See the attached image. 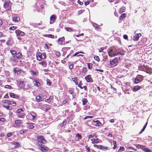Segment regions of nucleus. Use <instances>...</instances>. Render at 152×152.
<instances>
[{"label": "nucleus", "mask_w": 152, "mask_h": 152, "mask_svg": "<svg viewBox=\"0 0 152 152\" xmlns=\"http://www.w3.org/2000/svg\"><path fill=\"white\" fill-rule=\"evenodd\" d=\"M94 58L95 60H97L98 61H100L99 58L98 56H94Z\"/></svg>", "instance_id": "nucleus-47"}, {"label": "nucleus", "mask_w": 152, "mask_h": 152, "mask_svg": "<svg viewBox=\"0 0 152 152\" xmlns=\"http://www.w3.org/2000/svg\"><path fill=\"white\" fill-rule=\"evenodd\" d=\"M108 53L109 56L111 57H112L113 53V50L112 49H110L108 51Z\"/></svg>", "instance_id": "nucleus-32"}, {"label": "nucleus", "mask_w": 152, "mask_h": 152, "mask_svg": "<svg viewBox=\"0 0 152 152\" xmlns=\"http://www.w3.org/2000/svg\"><path fill=\"white\" fill-rule=\"evenodd\" d=\"M14 56L17 59H19L21 58L22 54L20 53H18Z\"/></svg>", "instance_id": "nucleus-22"}, {"label": "nucleus", "mask_w": 152, "mask_h": 152, "mask_svg": "<svg viewBox=\"0 0 152 152\" xmlns=\"http://www.w3.org/2000/svg\"><path fill=\"white\" fill-rule=\"evenodd\" d=\"M91 143L92 144L98 143H100L101 140H99V138H93L91 139Z\"/></svg>", "instance_id": "nucleus-12"}, {"label": "nucleus", "mask_w": 152, "mask_h": 152, "mask_svg": "<svg viewBox=\"0 0 152 152\" xmlns=\"http://www.w3.org/2000/svg\"><path fill=\"white\" fill-rule=\"evenodd\" d=\"M6 121V119L4 118H0V121L2 122H5Z\"/></svg>", "instance_id": "nucleus-60"}, {"label": "nucleus", "mask_w": 152, "mask_h": 152, "mask_svg": "<svg viewBox=\"0 0 152 152\" xmlns=\"http://www.w3.org/2000/svg\"><path fill=\"white\" fill-rule=\"evenodd\" d=\"M7 103L8 105H11L13 106H15L16 105V103L15 101H10L8 100Z\"/></svg>", "instance_id": "nucleus-15"}, {"label": "nucleus", "mask_w": 152, "mask_h": 152, "mask_svg": "<svg viewBox=\"0 0 152 152\" xmlns=\"http://www.w3.org/2000/svg\"><path fill=\"white\" fill-rule=\"evenodd\" d=\"M34 86L37 87H39L41 86L40 83L37 81L36 80H35L33 82Z\"/></svg>", "instance_id": "nucleus-24"}, {"label": "nucleus", "mask_w": 152, "mask_h": 152, "mask_svg": "<svg viewBox=\"0 0 152 152\" xmlns=\"http://www.w3.org/2000/svg\"><path fill=\"white\" fill-rule=\"evenodd\" d=\"M37 59L38 61L42 60L46 57V54L45 53H41L39 52L36 55Z\"/></svg>", "instance_id": "nucleus-3"}, {"label": "nucleus", "mask_w": 152, "mask_h": 152, "mask_svg": "<svg viewBox=\"0 0 152 152\" xmlns=\"http://www.w3.org/2000/svg\"><path fill=\"white\" fill-rule=\"evenodd\" d=\"M126 14L125 13L122 14L120 18V20H122L124 18L126 17Z\"/></svg>", "instance_id": "nucleus-42"}, {"label": "nucleus", "mask_w": 152, "mask_h": 152, "mask_svg": "<svg viewBox=\"0 0 152 152\" xmlns=\"http://www.w3.org/2000/svg\"><path fill=\"white\" fill-rule=\"evenodd\" d=\"M24 82L21 80L19 81L18 83V86L20 88H22L24 86Z\"/></svg>", "instance_id": "nucleus-23"}, {"label": "nucleus", "mask_w": 152, "mask_h": 152, "mask_svg": "<svg viewBox=\"0 0 152 152\" xmlns=\"http://www.w3.org/2000/svg\"><path fill=\"white\" fill-rule=\"evenodd\" d=\"M87 71V68L86 67H84L83 68V72L84 73H86Z\"/></svg>", "instance_id": "nucleus-59"}, {"label": "nucleus", "mask_w": 152, "mask_h": 152, "mask_svg": "<svg viewBox=\"0 0 152 152\" xmlns=\"http://www.w3.org/2000/svg\"><path fill=\"white\" fill-rule=\"evenodd\" d=\"M109 61L110 64L112 67L115 66L118 64V59L116 57L112 60L110 59Z\"/></svg>", "instance_id": "nucleus-2"}, {"label": "nucleus", "mask_w": 152, "mask_h": 152, "mask_svg": "<svg viewBox=\"0 0 152 152\" xmlns=\"http://www.w3.org/2000/svg\"><path fill=\"white\" fill-rule=\"evenodd\" d=\"M94 137V135H89L88 136V139H90V138H92L93 137Z\"/></svg>", "instance_id": "nucleus-62"}, {"label": "nucleus", "mask_w": 152, "mask_h": 152, "mask_svg": "<svg viewBox=\"0 0 152 152\" xmlns=\"http://www.w3.org/2000/svg\"><path fill=\"white\" fill-rule=\"evenodd\" d=\"M93 118V117L92 116H87L85 117H84L83 118V120H86L88 118Z\"/></svg>", "instance_id": "nucleus-45"}, {"label": "nucleus", "mask_w": 152, "mask_h": 152, "mask_svg": "<svg viewBox=\"0 0 152 152\" xmlns=\"http://www.w3.org/2000/svg\"><path fill=\"white\" fill-rule=\"evenodd\" d=\"M30 72L32 76L34 75L37 76L39 74V72L37 70L35 71L33 70H31L30 71Z\"/></svg>", "instance_id": "nucleus-18"}, {"label": "nucleus", "mask_w": 152, "mask_h": 152, "mask_svg": "<svg viewBox=\"0 0 152 152\" xmlns=\"http://www.w3.org/2000/svg\"><path fill=\"white\" fill-rule=\"evenodd\" d=\"M141 36V34L140 33L136 34H135L133 38V40L134 41H137L139 38Z\"/></svg>", "instance_id": "nucleus-11"}, {"label": "nucleus", "mask_w": 152, "mask_h": 152, "mask_svg": "<svg viewBox=\"0 0 152 152\" xmlns=\"http://www.w3.org/2000/svg\"><path fill=\"white\" fill-rule=\"evenodd\" d=\"M13 72L15 75H18L20 73V69L18 67H15L13 69Z\"/></svg>", "instance_id": "nucleus-9"}, {"label": "nucleus", "mask_w": 152, "mask_h": 152, "mask_svg": "<svg viewBox=\"0 0 152 152\" xmlns=\"http://www.w3.org/2000/svg\"><path fill=\"white\" fill-rule=\"evenodd\" d=\"M82 85V81H80L79 84L78 85V86L81 89H83V87L81 86Z\"/></svg>", "instance_id": "nucleus-46"}, {"label": "nucleus", "mask_w": 152, "mask_h": 152, "mask_svg": "<svg viewBox=\"0 0 152 152\" xmlns=\"http://www.w3.org/2000/svg\"><path fill=\"white\" fill-rule=\"evenodd\" d=\"M37 139L38 142L43 144H45L47 141L44 137L42 135H38L37 137Z\"/></svg>", "instance_id": "nucleus-4"}, {"label": "nucleus", "mask_w": 152, "mask_h": 152, "mask_svg": "<svg viewBox=\"0 0 152 152\" xmlns=\"http://www.w3.org/2000/svg\"><path fill=\"white\" fill-rule=\"evenodd\" d=\"M23 111V110L22 108L18 109L17 111V113H20L21 112Z\"/></svg>", "instance_id": "nucleus-51"}, {"label": "nucleus", "mask_w": 152, "mask_h": 152, "mask_svg": "<svg viewBox=\"0 0 152 152\" xmlns=\"http://www.w3.org/2000/svg\"><path fill=\"white\" fill-rule=\"evenodd\" d=\"M56 16L54 15H53L50 17V23H53L56 19Z\"/></svg>", "instance_id": "nucleus-17"}, {"label": "nucleus", "mask_w": 152, "mask_h": 152, "mask_svg": "<svg viewBox=\"0 0 152 152\" xmlns=\"http://www.w3.org/2000/svg\"><path fill=\"white\" fill-rule=\"evenodd\" d=\"M82 104L84 105H85L88 102V100L86 98H83L82 100Z\"/></svg>", "instance_id": "nucleus-33"}, {"label": "nucleus", "mask_w": 152, "mask_h": 152, "mask_svg": "<svg viewBox=\"0 0 152 152\" xmlns=\"http://www.w3.org/2000/svg\"><path fill=\"white\" fill-rule=\"evenodd\" d=\"M85 79L88 83H92L93 81V79L90 75H87L85 77Z\"/></svg>", "instance_id": "nucleus-8"}, {"label": "nucleus", "mask_w": 152, "mask_h": 152, "mask_svg": "<svg viewBox=\"0 0 152 152\" xmlns=\"http://www.w3.org/2000/svg\"><path fill=\"white\" fill-rule=\"evenodd\" d=\"M121 54V55H122V54H121V53H113V55L112 56V57H114V56H116L117 55H118V54Z\"/></svg>", "instance_id": "nucleus-48"}, {"label": "nucleus", "mask_w": 152, "mask_h": 152, "mask_svg": "<svg viewBox=\"0 0 152 152\" xmlns=\"http://www.w3.org/2000/svg\"><path fill=\"white\" fill-rule=\"evenodd\" d=\"M55 54L57 57H59L61 56V54L59 51H56L55 53Z\"/></svg>", "instance_id": "nucleus-41"}, {"label": "nucleus", "mask_w": 152, "mask_h": 152, "mask_svg": "<svg viewBox=\"0 0 152 152\" xmlns=\"http://www.w3.org/2000/svg\"><path fill=\"white\" fill-rule=\"evenodd\" d=\"M23 124V121L20 120H15V123L13 124V126L14 127H18L21 126V124ZM21 126H23L22 125Z\"/></svg>", "instance_id": "nucleus-7"}, {"label": "nucleus", "mask_w": 152, "mask_h": 152, "mask_svg": "<svg viewBox=\"0 0 152 152\" xmlns=\"http://www.w3.org/2000/svg\"><path fill=\"white\" fill-rule=\"evenodd\" d=\"M108 147H106V146L103 147V148L102 150H103L106 151L108 149Z\"/></svg>", "instance_id": "nucleus-57"}, {"label": "nucleus", "mask_w": 152, "mask_h": 152, "mask_svg": "<svg viewBox=\"0 0 152 152\" xmlns=\"http://www.w3.org/2000/svg\"><path fill=\"white\" fill-rule=\"evenodd\" d=\"M10 60L15 63H17L18 62V60L14 56L11 58Z\"/></svg>", "instance_id": "nucleus-30"}, {"label": "nucleus", "mask_w": 152, "mask_h": 152, "mask_svg": "<svg viewBox=\"0 0 152 152\" xmlns=\"http://www.w3.org/2000/svg\"><path fill=\"white\" fill-rule=\"evenodd\" d=\"M39 64L41 65L42 67L45 68L47 65V63L45 60H44L39 63Z\"/></svg>", "instance_id": "nucleus-13"}, {"label": "nucleus", "mask_w": 152, "mask_h": 152, "mask_svg": "<svg viewBox=\"0 0 152 152\" xmlns=\"http://www.w3.org/2000/svg\"><path fill=\"white\" fill-rule=\"evenodd\" d=\"M141 88V86H135L134 87V88L132 89V91L134 92L137 91L140 89Z\"/></svg>", "instance_id": "nucleus-20"}, {"label": "nucleus", "mask_w": 152, "mask_h": 152, "mask_svg": "<svg viewBox=\"0 0 152 152\" xmlns=\"http://www.w3.org/2000/svg\"><path fill=\"white\" fill-rule=\"evenodd\" d=\"M138 70L144 71L147 73L151 74L152 73V68L149 67L148 65L143 64L138 66Z\"/></svg>", "instance_id": "nucleus-1"}, {"label": "nucleus", "mask_w": 152, "mask_h": 152, "mask_svg": "<svg viewBox=\"0 0 152 152\" xmlns=\"http://www.w3.org/2000/svg\"><path fill=\"white\" fill-rule=\"evenodd\" d=\"M86 148L87 152H91L90 148L87 145L86 146Z\"/></svg>", "instance_id": "nucleus-50"}, {"label": "nucleus", "mask_w": 152, "mask_h": 152, "mask_svg": "<svg viewBox=\"0 0 152 152\" xmlns=\"http://www.w3.org/2000/svg\"><path fill=\"white\" fill-rule=\"evenodd\" d=\"M27 131V129H24L23 130H21L20 132V134H23Z\"/></svg>", "instance_id": "nucleus-49"}, {"label": "nucleus", "mask_w": 152, "mask_h": 152, "mask_svg": "<svg viewBox=\"0 0 152 152\" xmlns=\"http://www.w3.org/2000/svg\"><path fill=\"white\" fill-rule=\"evenodd\" d=\"M3 107L6 108L7 110H11L12 109V106L8 105H4L3 106Z\"/></svg>", "instance_id": "nucleus-25"}, {"label": "nucleus", "mask_w": 152, "mask_h": 152, "mask_svg": "<svg viewBox=\"0 0 152 152\" xmlns=\"http://www.w3.org/2000/svg\"><path fill=\"white\" fill-rule=\"evenodd\" d=\"M84 35V34L83 33H82V34H80L78 35H77L76 36V37H79L80 36H83Z\"/></svg>", "instance_id": "nucleus-63"}, {"label": "nucleus", "mask_w": 152, "mask_h": 152, "mask_svg": "<svg viewBox=\"0 0 152 152\" xmlns=\"http://www.w3.org/2000/svg\"><path fill=\"white\" fill-rule=\"evenodd\" d=\"M124 38L125 39H128V37L127 35L125 34L123 36Z\"/></svg>", "instance_id": "nucleus-58"}, {"label": "nucleus", "mask_w": 152, "mask_h": 152, "mask_svg": "<svg viewBox=\"0 0 152 152\" xmlns=\"http://www.w3.org/2000/svg\"><path fill=\"white\" fill-rule=\"evenodd\" d=\"M73 64H71L69 66V68L70 69H72L73 68Z\"/></svg>", "instance_id": "nucleus-61"}, {"label": "nucleus", "mask_w": 152, "mask_h": 152, "mask_svg": "<svg viewBox=\"0 0 152 152\" xmlns=\"http://www.w3.org/2000/svg\"><path fill=\"white\" fill-rule=\"evenodd\" d=\"M94 147L98 149L101 150L103 148V146L101 145H98L96 144L94 145Z\"/></svg>", "instance_id": "nucleus-29"}, {"label": "nucleus", "mask_w": 152, "mask_h": 152, "mask_svg": "<svg viewBox=\"0 0 152 152\" xmlns=\"http://www.w3.org/2000/svg\"><path fill=\"white\" fill-rule=\"evenodd\" d=\"M15 22H17L19 20V18L17 17H14L12 19Z\"/></svg>", "instance_id": "nucleus-44"}, {"label": "nucleus", "mask_w": 152, "mask_h": 152, "mask_svg": "<svg viewBox=\"0 0 152 152\" xmlns=\"http://www.w3.org/2000/svg\"><path fill=\"white\" fill-rule=\"evenodd\" d=\"M125 150V148L124 147L121 146L120 147L119 149V150L118 151H124Z\"/></svg>", "instance_id": "nucleus-52"}, {"label": "nucleus", "mask_w": 152, "mask_h": 152, "mask_svg": "<svg viewBox=\"0 0 152 152\" xmlns=\"http://www.w3.org/2000/svg\"><path fill=\"white\" fill-rule=\"evenodd\" d=\"M4 88H8L9 89H12L13 88L11 86L8 85H5Z\"/></svg>", "instance_id": "nucleus-43"}, {"label": "nucleus", "mask_w": 152, "mask_h": 152, "mask_svg": "<svg viewBox=\"0 0 152 152\" xmlns=\"http://www.w3.org/2000/svg\"><path fill=\"white\" fill-rule=\"evenodd\" d=\"M94 122H96V124L95 125L96 126H99L102 125V123L99 120L94 121H93Z\"/></svg>", "instance_id": "nucleus-26"}, {"label": "nucleus", "mask_w": 152, "mask_h": 152, "mask_svg": "<svg viewBox=\"0 0 152 152\" xmlns=\"http://www.w3.org/2000/svg\"><path fill=\"white\" fill-rule=\"evenodd\" d=\"M47 84L48 86H50L51 85V82L49 79H47Z\"/></svg>", "instance_id": "nucleus-53"}, {"label": "nucleus", "mask_w": 152, "mask_h": 152, "mask_svg": "<svg viewBox=\"0 0 152 152\" xmlns=\"http://www.w3.org/2000/svg\"><path fill=\"white\" fill-rule=\"evenodd\" d=\"M93 26H94V28H98V25L95 23H93Z\"/></svg>", "instance_id": "nucleus-55"}, {"label": "nucleus", "mask_w": 152, "mask_h": 152, "mask_svg": "<svg viewBox=\"0 0 152 152\" xmlns=\"http://www.w3.org/2000/svg\"><path fill=\"white\" fill-rule=\"evenodd\" d=\"M72 79L73 81L75 83L76 85H78V82H77V77H75L74 78H72Z\"/></svg>", "instance_id": "nucleus-34"}, {"label": "nucleus", "mask_w": 152, "mask_h": 152, "mask_svg": "<svg viewBox=\"0 0 152 152\" xmlns=\"http://www.w3.org/2000/svg\"><path fill=\"white\" fill-rule=\"evenodd\" d=\"M44 36L45 37H47L48 38H50L53 39L54 38V35L51 34L44 35Z\"/></svg>", "instance_id": "nucleus-31"}, {"label": "nucleus", "mask_w": 152, "mask_h": 152, "mask_svg": "<svg viewBox=\"0 0 152 152\" xmlns=\"http://www.w3.org/2000/svg\"><path fill=\"white\" fill-rule=\"evenodd\" d=\"M12 144L15 145L14 148L15 149L21 147V145L18 142H15L13 143Z\"/></svg>", "instance_id": "nucleus-19"}, {"label": "nucleus", "mask_w": 152, "mask_h": 152, "mask_svg": "<svg viewBox=\"0 0 152 152\" xmlns=\"http://www.w3.org/2000/svg\"><path fill=\"white\" fill-rule=\"evenodd\" d=\"M113 144L114 146L113 147V149L114 150L117 148L116 141L115 140H113Z\"/></svg>", "instance_id": "nucleus-35"}, {"label": "nucleus", "mask_w": 152, "mask_h": 152, "mask_svg": "<svg viewBox=\"0 0 152 152\" xmlns=\"http://www.w3.org/2000/svg\"><path fill=\"white\" fill-rule=\"evenodd\" d=\"M110 88L111 89L115 91H116V89L115 88L113 87L112 85H111Z\"/></svg>", "instance_id": "nucleus-64"}, {"label": "nucleus", "mask_w": 152, "mask_h": 152, "mask_svg": "<svg viewBox=\"0 0 152 152\" xmlns=\"http://www.w3.org/2000/svg\"><path fill=\"white\" fill-rule=\"evenodd\" d=\"M10 52L12 55H13L14 56L17 53V52L14 50H10Z\"/></svg>", "instance_id": "nucleus-40"}, {"label": "nucleus", "mask_w": 152, "mask_h": 152, "mask_svg": "<svg viewBox=\"0 0 152 152\" xmlns=\"http://www.w3.org/2000/svg\"><path fill=\"white\" fill-rule=\"evenodd\" d=\"M84 11L83 10H80L78 12V15H80Z\"/></svg>", "instance_id": "nucleus-56"}, {"label": "nucleus", "mask_w": 152, "mask_h": 152, "mask_svg": "<svg viewBox=\"0 0 152 152\" xmlns=\"http://www.w3.org/2000/svg\"><path fill=\"white\" fill-rule=\"evenodd\" d=\"M144 151L145 152H150L151 150L149 148H145L144 149Z\"/></svg>", "instance_id": "nucleus-54"}, {"label": "nucleus", "mask_w": 152, "mask_h": 152, "mask_svg": "<svg viewBox=\"0 0 152 152\" xmlns=\"http://www.w3.org/2000/svg\"><path fill=\"white\" fill-rule=\"evenodd\" d=\"M143 76L141 75H137L136 77L134 78V83L137 84L139 83L140 81H142L143 79Z\"/></svg>", "instance_id": "nucleus-5"}, {"label": "nucleus", "mask_w": 152, "mask_h": 152, "mask_svg": "<svg viewBox=\"0 0 152 152\" xmlns=\"http://www.w3.org/2000/svg\"><path fill=\"white\" fill-rule=\"evenodd\" d=\"M65 38L64 37H62L61 38H60L58 39V42L59 44L61 45L62 41L64 40Z\"/></svg>", "instance_id": "nucleus-28"}, {"label": "nucleus", "mask_w": 152, "mask_h": 152, "mask_svg": "<svg viewBox=\"0 0 152 152\" xmlns=\"http://www.w3.org/2000/svg\"><path fill=\"white\" fill-rule=\"evenodd\" d=\"M26 115V114L25 113H23L22 115H20V114H18L17 115V117L18 118H24L25 116Z\"/></svg>", "instance_id": "nucleus-37"}, {"label": "nucleus", "mask_w": 152, "mask_h": 152, "mask_svg": "<svg viewBox=\"0 0 152 152\" xmlns=\"http://www.w3.org/2000/svg\"><path fill=\"white\" fill-rule=\"evenodd\" d=\"M9 95L10 97L14 98H17L18 97V96L16 94L11 92L9 93Z\"/></svg>", "instance_id": "nucleus-21"}, {"label": "nucleus", "mask_w": 152, "mask_h": 152, "mask_svg": "<svg viewBox=\"0 0 152 152\" xmlns=\"http://www.w3.org/2000/svg\"><path fill=\"white\" fill-rule=\"evenodd\" d=\"M10 1L9 0H7L4 3V7H7L11 5Z\"/></svg>", "instance_id": "nucleus-16"}, {"label": "nucleus", "mask_w": 152, "mask_h": 152, "mask_svg": "<svg viewBox=\"0 0 152 152\" xmlns=\"http://www.w3.org/2000/svg\"><path fill=\"white\" fill-rule=\"evenodd\" d=\"M18 31V35L20 36H23L24 35V33L23 32L20 31L19 30L18 31Z\"/></svg>", "instance_id": "nucleus-36"}, {"label": "nucleus", "mask_w": 152, "mask_h": 152, "mask_svg": "<svg viewBox=\"0 0 152 152\" xmlns=\"http://www.w3.org/2000/svg\"><path fill=\"white\" fill-rule=\"evenodd\" d=\"M88 69H91L92 68L93 64L91 63H88Z\"/></svg>", "instance_id": "nucleus-39"}, {"label": "nucleus", "mask_w": 152, "mask_h": 152, "mask_svg": "<svg viewBox=\"0 0 152 152\" xmlns=\"http://www.w3.org/2000/svg\"><path fill=\"white\" fill-rule=\"evenodd\" d=\"M76 137H77L78 139H81L82 138V135L78 133L77 134Z\"/></svg>", "instance_id": "nucleus-38"}, {"label": "nucleus", "mask_w": 152, "mask_h": 152, "mask_svg": "<svg viewBox=\"0 0 152 152\" xmlns=\"http://www.w3.org/2000/svg\"><path fill=\"white\" fill-rule=\"evenodd\" d=\"M28 115H31L32 116V118L31 119L32 120H35L37 118V115L36 113L34 111H31L29 113Z\"/></svg>", "instance_id": "nucleus-10"}, {"label": "nucleus", "mask_w": 152, "mask_h": 152, "mask_svg": "<svg viewBox=\"0 0 152 152\" xmlns=\"http://www.w3.org/2000/svg\"><path fill=\"white\" fill-rule=\"evenodd\" d=\"M39 149L42 152H48L49 150V148L48 147L42 144L39 145Z\"/></svg>", "instance_id": "nucleus-6"}, {"label": "nucleus", "mask_w": 152, "mask_h": 152, "mask_svg": "<svg viewBox=\"0 0 152 152\" xmlns=\"http://www.w3.org/2000/svg\"><path fill=\"white\" fill-rule=\"evenodd\" d=\"M67 124V120L66 119L64 120L63 122L60 124L61 126L62 127L65 126Z\"/></svg>", "instance_id": "nucleus-27"}, {"label": "nucleus", "mask_w": 152, "mask_h": 152, "mask_svg": "<svg viewBox=\"0 0 152 152\" xmlns=\"http://www.w3.org/2000/svg\"><path fill=\"white\" fill-rule=\"evenodd\" d=\"M42 94H39L36 97V99L37 102H39L43 100V99L42 97Z\"/></svg>", "instance_id": "nucleus-14"}]
</instances>
